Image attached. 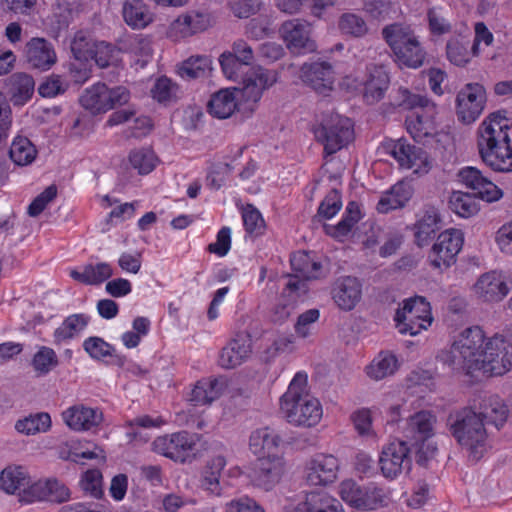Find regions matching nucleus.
I'll use <instances>...</instances> for the list:
<instances>
[{"instance_id": "obj_26", "label": "nucleus", "mask_w": 512, "mask_h": 512, "mask_svg": "<svg viewBox=\"0 0 512 512\" xmlns=\"http://www.w3.org/2000/svg\"><path fill=\"white\" fill-rule=\"evenodd\" d=\"M284 473V462L278 454L261 456L254 469L253 479L256 485L265 490L277 484Z\"/></svg>"}, {"instance_id": "obj_52", "label": "nucleus", "mask_w": 512, "mask_h": 512, "mask_svg": "<svg viewBox=\"0 0 512 512\" xmlns=\"http://www.w3.org/2000/svg\"><path fill=\"white\" fill-rule=\"evenodd\" d=\"M101 203L102 206L111 208L110 212L108 213L109 220L111 223H121L130 221L134 217L136 209L138 207L137 201L131 203L118 204L117 200L112 199L107 195L102 197Z\"/></svg>"}, {"instance_id": "obj_11", "label": "nucleus", "mask_w": 512, "mask_h": 512, "mask_svg": "<svg viewBox=\"0 0 512 512\" xmlns=\"http://www.w3.org/2000/svg\"><path fill=\"white\" fill-rule=\"evenodd\" d=\"M341 499L350 507L371 511L383 507L387 502L384 490L374 484L361 486L353 480H345L339 486Z\"/></svg>"}, {"instance_id": "obj_10", "label": "nucleus", "mask_w": 512, "mask_h": 512, "mask_svg": "<svg viewBox=\"0 0 512 512\" xmlns=\"http://www.w3.org/2000/svg\"><path fill=\"white\" fill-rule=\"evenodd\" d=\"M388 72L383 66L367 67L363 75H347L344 77L341 86L348 91L363 90V97L369 104L380 101L389 86Z\"/></svg>"}, {"instance_id": "obj_48", "label": "nucleus", "mask_w": 512, "mask_h": 512, "mask_svg": "<svg viewBox=\"0 0 512 512\" xmlns=\"http://www.w3.org/2000/svg\"><path fill=\"white\" fill-rule=\"evenodd\" d=\"M226 466V459L222 455L212 457L204 467L202 472L201 486L211 493L220 492V477Z\"/></svg>"}, {"instance_id": "obj_46", "label": "nucleus", "mask_w": 512, "mask_h": 512, "mask_svg": "<svg viewBox=\"0 0 512 512\" xmlns=\"http://www.w3.org/2000/svg\"><path fill=\"white\" fill-rule=\"evenodd\" d=\"M158 162L157 155L149 147L135 148L128 154L130 167L137 171L139 175L150 174L156 168Z\"/></svg>"}, {"instance_id": "obj_63", "label": "nucleus", "mask_w": 512, "mask_h": 512, "mask_svg": "<svg viewBox=\"0 0 512 512\" xmlns=\"http://www.w3.org/2000/svg\"><path fill=\"white\" fill-rule=\"evenodd\" d=\"M320 311L318 309H309L297 318L294 330L297 336L307 338L312 334L314 324L319 320Z\"/></svg>"}, {"instance_id": "obj_40", "label": "nucleus", "mask_w": 512, "mask_h": 512, "mask_svg": "<svg viewBox=\"0 0 512 512\" xmlns=\"http://www.w3.org/2000/svg\"><path fill=\"white\" fill-rule=\"evenodd\" d=\"M37 155L38 150L29 138L21 135L13 138L9 149V157L15 165L21 167L31 165Z\"/></svg>"}, {"instance_id": "obj_50", "label": "nucleus", "mask_w": 512, "mask_h": 512, "mask_svg": "<svg viewBox=\"0 0 512 512\" xmlns=\"http://www.w3.org/2000/svg\"><path fill=\"white\" fill-rule=\"evenodd\" d=\"M212 59L206 55L191 56L182 62L179 74L182 78L194 79L205 77L212 71Z\"/></svg>"}, {"instance_id": "obj_18", "label": "nucleus", "mask_w": 512, "mask_h": 512, "mask_svg": "<svg viewBox=\"0 0 512 512\" xmlns=\"http://www.w3.org/2000/svg\"><path fill=\"white\" fill-rule=\"evenodd\" d=\"M486 92L478 83L466 84L457 95L456 113L458 119L466 124L474 122L484 110Z\"/></svg>"}, {"instance_id": "obj_61", "label": "nucleus", "mask_w": 512, "mask_h": 512, "mask_svg": "<svg viewBox=\"0 0 512 512\" xmlns=\"http://www.w3.org/2000/svg\"><path fill=\"white\" fill-rule=\"evenodd\" d=\"M351 420L354 428L361 436H375L373 429V415L370 408H360L352 413Z\"/></svg>"}, {"instance_id": "obj_39", "label": "nucleus", "mask_w": 512, "mask_h": 512, "mask_svg": "<svg viewBox=\"0 0 512 512\" xmlns=\"http://www.w3.org/2000/svg\"><path fill=\"white\" fill-rule=\"evenodd\" d=\"M412 186L407 182L396 183L390 191L384 193L377 204L379 213H388L404 206L412 197Z\"/></svg>"}, {"instance_id": "obj_34", "label": "nucleus", "mask_w": 512, "mask_h": 512, "mask_svg": "<svg viewBox=\"0 0 512 512\" xmlns=\"http://www.w3.org/2000/svg\"><path fill=\"white\" fill-rule=\"evenodd\" d=\"M129 124L131 134L135 137H141L147 135L152 130L151 119L145 115H137L133 109H121L113 112L106 125L109 127Z\"/></svg>"}, {"instance_id": "obj_47", "label": "nucleus", "mask_w": 512, "mask_h": 512, "mask_svg": "<svg viewBox=\"0 0 512 512\" xmlns=\"http://www.w3.org/2000/svg\"><path fill=\"white\" fill-rule=\"evenodd\" d=\"M34 80L25 73H16L10 78L11 101L14 105H24L34 93Z\"/></svg>"}, {"instance_id": "obj_42", "label": "nucleus", "mask_w": 512, "mask_h": 512, "mask_svg": "<svg viewBox=\"0 0 512 512\" xmlns=\"http://www.w3.org/2000/svg\"><path fill=\"white\" fill-rule=\"evenodd\" d=\"M89 320V316L83 313L72 314L66 317L54 331L53 336L55 343L60 344L83 332Z\"/></svg>"}, {"instance_id": "obj_16", "label": "nucleus", "mask_w": 512, "mask_h": 512, "mask_svg": "<svg viewBox=\"0 0 512 512\" xmlns=\"http://www.w3.org/2000/svg\"><path fill=\"white\" fill-rule=\"evenodd\" d=\"M463 242V233L457 228L451 227L439 233L429 256L432 265L439 269L450 267L455 263Z\"/></svg>"}, {"instance_id": "obj_35", "label": "nucleus", "mask_w": 512, "mask_h": 512, "mask_svg": "<svg viewBox=\"0 0 512 512\" xmlns=\"http://www.w3.org/2000/svg\"><path fill=\"white\" fill-rule=\"evenodd\" d=\"M121 53L129 55L131 66L143 68L152 58L151 41L142 36H131L120 41Z\"/></svg>"}, {"instance_id": "obj_29", "label": "nucleus", "mask_w": 512, "mask_h": 512, "mask_svg": "<svg viewBox=\"0 0 512 512\" xmlns=\"http://www.w3.org/2000/svg\"><path fill=\"white\" fill-rule=\"evenodd\" d=\"M252 353V340L248 334H237L223 349L219 364L226 369H233L244 363Z\"/></svg>"}, {"instance_id": "obj_59", "label": "nucleus", "mask_w": 512, "mask_h": 512, "mask_svg": "<svg viewBox=\"0 0 512 512\" xmlns=\"http://www.w3.org/2000/svg\"><path fill=\"white\" fill-rule=\"evenodd\" d=\"M219 64L223 75L228 80L238 81L242 77L244 63L228 50L219 56Z\"/></svg>"}, {"instance_id": "obj_3", "label": "nucleus", "mask_w": 512, "mask_h": 512, "mask_svg": "<svg viewBox=\"0 0 512 512\" xmlns=\"http://www.w3.org/2000/svg\"><path fill=\"white\" fill-rule=\"evenodd\" d=\"M307 384V374L296 373L287 391L280 398L281 413L288 423L296 427L312 428L323 418L322 404L309 393Z\"/></svg>"}, {"instance_id": "obj_1", "label": "nucleus", "mask_w": 512, "mask_h": 512, "mask_svg": "<svg viewBox=\"0 0 512 512\" xmlns=\"http://www.w3.org/2000/svg\"><path fill=\"white\" fill-rule=\"evenodd\" d=\"M439 357L454 373L471 379L501 376L512 368V327L490 338L479 326L465 328Z\"/></svg>"}, {"instance_id": "obj_45", "label": "nucleus", "mask_w": 512, "mask_h": 512, "mask_svg": "<svg viewBox=\"0 0 512 512\" xmlns=\"http://www.w3.org/2000/svg\"><path fill=\"white\" fill-rule=\"evenodd\" d=\"M221 395V387L217 379L205 378L196 382L189 400L195 405H209Z\"/></svg>"}, {"instance_id": "obj_49", "label": "nucleus", "mask_w": 512, "mask_h": 512, "mask_svg": "<svg viewBox=\"0 0 512 512\" xmlns=\"http://www.w3.org/2000/svg\"><path fill=\"white\" fill-rule=\"evenodd\" d=\"M478 413L483 417L485 425L493 423L495 425L502 424L507 418V407L498 397H488L484 399L477 407Z\"/></svg>"}, {"instance_id": "obj_4", "label": "nucleus", "mask_w": 512, "mask_h": 512, "mask_svg": "<svg viewBox=\"0 0 512 512\" xmlns=\"http://www.w3.org/2000/svg\"><path fill=\"white\" fill-rule=\"evenodd\" d=\"M448 428L470 460L478 461L488 451V432L477 406L464 407L451 413Z\"/></svg>"}, {"instance_id": "obj_57", "label": "nucleus", "mask_w": 512, "mask_h": 512, "mask_svg": "<svg viewBox=\"0 0 512 512\" xmlns=\"http://www.w3.org/2000/svg\"><path fill=\"white\" fill-rule=\"evenodd\" d=\"M338 28L342 34L355 38L364 37L368 33L365 20L355 13H344L338 21Z\"/></svg>"}, {"instance_id": "obj_51", "label": "nucleus", "mask_w": 512, "mask_h": 512, "mask_svg": "<svg viewBox=\"0 0 512 512\" xmlns=\"http://www.w3.org/2000/svg\"><path fill=\"white\" fill-rule=\"evenodd\" d=\"M98 43L88 32L78 31L71 41V52L76 60L87 62L92 59Z\"/></svg>"}, {"instance_id": "obj_20", "label": "nucleus", "mask_w": 512, "mask_h": 512, "mask_svg": "<svg viewBox=\"0 0 512 512\" xmlns=\"http://www.w3.org/2000/svg\"><path fill=\"white\" fill-rule=\"evenodd\" d=\"M457 181L474 191L485 202H496L503 197V191L476 167L466 166L456 174Z\"/></svg>"}, {"instance_id": "obj_9", "label": "nucleus", "mask_w": 512, "mask_h": 512, "mask_svg": "<svg viewBox=\"0 0 512 512\" xmlns=\"http://www.w3.org/2000/svg\"><path fill=\"white\" fill-rule=\"evenodd\" d=\"M130 100V91L124 86L109 87L105 83H95L86 88L80 103L90 113L102 114L116 106H123Z\"/></svg>"}, {"instance_id": "obj_53", "label": "nucleus", "mask_w": 512, "mask_h": 512, "mask_svg": "<svg viewBox=\"0 0 512 512\" xmlns=\"http://www.w3.org/2000/svg\"><path fill=\"white\" fill-rule=\"evenodd\" d=\"M51 417L48 413H37L18 420L15 429L25 435L47 432L51 428Z\"/></svg>"}, {"instance_id": "obj_5", "label": "nucleus", "mask_w": 512, "mask_h": 512, "mask_svg": "<svg viewBox=\"0 0 512 512\" xmlns=\"http://www.w3.org/2000/svg\"><path fill=\"white\" fill-rule=\"evenodd\" d=\"M382 34L392 49L399 66L412 69L422 66L425 51L409 26L392 24L385 27Z\"/></svg>"}, {"instance_id": "obj_2", "label": "nucleus", "mask_w": 512, "mask_h": 512, "mask_svg": "<svg viewBox=\"0 0 512 512\" xmlns=\"http://www.w3.org/2000/svg\"><path fill=\"white\" fill-rule=\"evenodd\" d=\"M512 118L505 111L490 113L477 130V147L481 160L496 172L512 171Z\"/></svg>"}, {"instance_id": "obj_58", "label": "nucleus", "mask_w": 512, "mask_h": 512, "mask_svg": "<svg viewBox=\"0 0 512 512\" xmlns=\"http://www.w3.org/2000/svg\"><path fill=\"white\" fill-rule=\"evenodd\" d=\"M58 365V357L52 348L42 346L32 359L34 370L41 375L47 374Z\"/></svg>"}, {"instance_id": "obj_7", "label": "nucleus", "mask_w": 512, "mask_h": 512, "mask_svg": "<svg viewBox=\"0 0 512 512\" xmlns=\"http://www.w3.org/2000/svg\"><path fill=\"white\" fill-rule=\"evenodd\" d=\"M381 151L395 159L399 167L417 175L427 174L432 161L427 152L406 139H388L381 145Z\"/></svg>"}, {"instance_id": "obj_60", "label": "nucleus", "mask_w": 512, "mask_h": 512, "mask_svg": "<svg viewBox=\"0 0 512 512\" xmlns=\"http://www.w3.org/2000/svg\"><path fill=\"white\" fill-rule=\"evenodd\" d=\"M341 208V195L337 190L333 189L328 192L325 198L321 201L318 207L317 217L324 221L331 220L338 214Z\"/></svg>"}, {"instance_id": "obj_56", "label": "nucleus", "mask_w": 512, "mask_h": 512, "mask_svg": "<svg viewBox=\"0 0 512 512\" xmlns=\"http://www.w3.org/2000/svg\"><path fill=\"white\" fill-rule=\"evenodd\" d=\"M449 203L451 210L462 218H469L479 210L475 199L462 191H454L450 196Z\"/></svg>"}, {"instance_id": "obj_36", "label": "nucleus", "mask_w": 512, "mask_h": 512, "mask_svg": "<svg viewBox=\"0 0 512 512\" xmlns=\"http://www.w3.org/2000/svg\"><path fill=\"white\" fill-rule=\"evenodd\" d=\"M113 275V268L107 262L86 264L81 268L69 270V276L76 282L84 285H98Z\"/></svg>"}, {"instance_id": "obj_54", "label": "nucleus", "mask_w": 512, "mask_h": 512, "mask_svg": "<svg viewBox=\"0 0 512 512\" xmlns=\"http://www.w3.org/2000/svg\"><path fill=\"white\" fill-rule=\"evenodd\" d=\"M121 54L120 44L116 47L104 41H99L91 60H94L99 68L117 67L122 63Z\"/></svg>"}, {"instance_id": "obj_37", "label": "nucleus", "mask_w": 512, "mask_h": 512, "mask_svg": "<svg viewBox=\"0 0 512 512\" xmlns=\"http://www.w3.org/2000/svg\"><path fill=\"white\" fill-rule=\"evenodd\" d=\"M279 443L280 437L269 427L257 428L249 437V448L259 457L278 454Z\"/></svg>"}, {"instance_id": "obj_21", "label": "nucleus", "mask_w": 512, "mask_h": 512, "mask_svg": "<svg viewBox=\"0 0 512 512\" xmlns=\"http://www.w3.org/2000/svg\"><path fill=\"white\" fill-rule=\"evenodd\" d=\"M472 291L481 301L494 303L508 295L509 286L506 277L501 272L489 271L477 279Z\"/></svg>"}, {"instance_id": "obj_19", "label": "nucleus", "mask_w": 512, "mask_h": 512, "mask_svg": "<svg viewBox=\"0 0 512 512\" xmlns=\"http://www.w3.org/2000/svg\"><path fill=\"white\" fill-rule=\"evenodd\" d=\"M312 27L306 21L288 20L280 28V35L289 51L293 54H306L316 50L311 38Z\"/></svg>"}, {"instance_id": "obj_25", "label": "nucleus", "mask_w": 512, "mask_h": 512, "mask_svg": "<svg viewBox=\"0 0 512 512\" xmlns=\"http://www.w3.org/2000/svg\"><path fill=\"white\" fill-rule=\"evenodd\" d=\"M436 113L434 104L427 105L422 110L412 111L406 118L408 133L418 141L434 136L437 132Z\"/></svg>"}, {"instance_id": "obj_13", "label": "nucleus", "mask_w": 512, "mask_h": 512, "mask_svg": "<svg viewBox=\"0 0 512 512\" xmlns=\"http://www.w3.org/2000/svg\"><path fill=\"white\" fill-rule=\"evenodd\" d=\"M199 437L196 434L177 432L154 440L153 450L175 462L185 463L195 458Z\"/></svg>"}, {"instance_id": "obj_30", "label": "nucleus", "mask_w": 512, "mask_h": 512, "mask_svg": "<svg viewBox=\"0 0 512 512\" xmlns=\"http://www.w3.org/2000/svg\"><path fill=\"white\" fill-rule=\"evenodd\" d=\"M34 482L27 469L21 465H9L0 473V489L7 494H18L19 501L24 504L22 496Z\"/></svg>"}, {"instance_id": "obj_32", "label": "nucleus", "mask_w": 512, "mask_h": 512, "mask_svg": "<svg viewBox=\"0 0 512 512\" xmlns=\"http://www.w3.org/2000/svg\"><path fill=\"white\" fill-rule=\"evenodd\" d=\"M239 88H224L211 95L208 112L215 118L227 119L238 108Z\"/></svg>"}, {"instance_id": "obj_38", "label": "nucleus", "mask_w": 512, "mask_h": 512, "mask_svg": "<svg viewBox=\"0 0 512 512\" xmlns=\"http://www.w3.org/2000/svg\"><path fill=\"white\" fill-rule=\"evenodd\" d=\"M398 369L397 357L390 352L382 351L365 367V374L373 381H381L394 375Z\"/></svg>"}, {"instance_id": "obj_62", "label": "nucleus", "mask_w": 512, "mask_h": 512, "mask_svg": "<svg viewBox=\"0 0 512 512\" xmlns=\"http://www.w3.org/2000/svg\"><path fill=\"white\" fill-rule=\"evenodd\" d=\"M263 341L266 342V348L264 350V359L271 360L279 352L285 351L291 345V340L288 336L278 334V333H269L265 335Z\"/></svg>"}, {"instance_id": "obj_31", "label": "nucleus", "mask_w": 512, "mask_h": 512, "mask_svg": "<svg viewBox=\"0 0 512 512\" xmlns=\"http://www.w3.org/2000/svg\"><path fill=\"white\" fill-rule=\"evenodd\" d=\"M29 64L43 71L49 70L56 63V53L51 43L44 38L30 39L25 47Z\"/></svg>"}, {"instance_id": "obj_55", "label": "nucleus", "mask_w": 512, "mask_h": 512, "mask_svg": "<svg viewBox=\"0 0 512 512\" xmlns=\"http://www.w3.org/2000/svg\"><path fill=\"white\" fill-rule=\"evenodd\" d=\"M181 14L192 36L205 32L216 24V18L209 12L192 10Z\"/></svg>"}, {"instance_id": "obj_24", "label": "nucleus", "mask_w": 512, "mask_h": 512, "mask_svg": "<svg viewBox=\"0 0 512 512\" xmlns=\"http://www.w3.org/2000/svg\"><path fill=\"white\" fill-rule=\"evenodd\" d=\"M68 488L54 479L38 480L33 483L30 490L24 492L22 499L25 504L48 500L51 502H64L69 499Z\"/></svg>"}, {"instance_id": "obj_22", "label": "nucleus", "mask_w": 512, "mask_h": 512, "mask_svg": "<svg viewBox=\"0 0 512 512\" xmlns=\"http://www.w3.org/2000/svg\"><path fill=\"white\" fill-rule=\"evenodd\" d=\"M62 419L71 430L84 432L97 429L103 422L104 415L99 408L77 404L64 410Z\"/></svg>"}, {"instance_id": "obj_28", "label": "nucleus", "mask_w": 512, "mask_h": 512, "mask_svg": "<svg viewBox=\"0 0 512 512\" xmlns=\"http://www.w3.org/2000/svg\"><path fill=\"white\" fill-rule=\"evenodd\" d=\"M307 287L297 277H290L286 287L272 309L271 317L274 322L287 320L296 307L300 293H306Z\"/></svg>"}, {"instance_id": "obj_44", "label": "nucleus", "mask_w": 512, "mask_h": 512, "mask_svg": "<svg viewBox=\"0 0 512 512\" xmlns=\"http://www.w3.org/2000/svg\"><path fill=\"white\" fill-rule=\"evenodd\" d=\"M341 503L324 492L310 493L303 503L297 507V512H336Z\"/></svg>"}, {"instance_id": "obj_43", "label": "nucleus", "mask_w": 512, "mask_h": 512, "mask_svg": "<svg viewBox=\"0 0 512 512\" xmlns=\"http://www.w3.org/2000/svg\"><path fill=\"white\" fill-rule=\"evenodd\" d=\"M446 56L449 62L455 66L464 67L472 58L478 56L473 47L469 49V41L464 37H452L446 45Z\"/></svg>"}, {"instance_id": "obj_17", "label": "nucleus", "mask_w": 512, "mask_h": 512, "mask_svg": "<svg viewBox=\"0 0 512 512\" xmlns=\"http://www.w3.org/2000/svg\"><path fill=\"white\" fill-rule=\"evenodd\" d=\"M280 78L277 70L262 66L253 67L242 77L241 95L253 104L260 101L264 92L272 88Z\"/></svg>"}, {"instance_id": "obj_64", "label": "nucleus", "mask_w": 512, "mask_h": 512, "mask_svg": "<svg viewBox=\"0 0 512 512\" xmlns=\"http://www.w3.org/2000/svg\"><path fill=\"white\" fill-rule=\"evenodd\" d=\"M83 348L93 359H103L113 354L112 346L100 337H89L83 342Z\"/></svg>"}, {"instance_id": "obj_41", "label": "nucleus", "mask_w": 512, "mask_h": 512, "mask_svg": "<svg viewBox=\"0 0 512 512\" xmlns=\"http://www.w3.org/2000/svg\"><path fill=\"white\" fill-rule=\"evenodd\" d=\"M290 262L296 273L294 277H297L305 285V280L316 279L321 273V264L305 251L294 253Z\"/></svg>"}, {"instance_id": "obj_14", "label": "nucleus", "mask_w": 512, "mask_h": 512, "mask_svg": "<svg viewBox=\"0 0 512 512\" xmlns=\"http://www.w3.org/2000/svg\"><path fill=\"white\" fill-rule=\"evenodd\" d=\"M339 461L330 454H316L308 459L303 468V479L308 486L326 487L338 478Z\"/></svg>"}, {"instance_id": "obj_27", "label": "nucleus", "mask_w": 512, "mask_h": 512, "mask_svg": "<svg viewBox=\"0 0 512 512\" xmlns=\"http://www.w3.org/2000/svg\"><path fill=\"white\" fill-rule=\"evenodd\" d=\"M301 80L315 92L326 95L333 89L334 73L326 63L305 64L300 70Z\"/></svg>"}, {"instance_id": "obj_33", "label": "nucleus", "mask_w": 512, "mask_h": 512, "mask_svg": "<svg viewBox=\"0 0 512 512\" xmlns=\"http://www.w3.org/2000/svg\"><path fill=\"white\" fill-rule=\"evenodd\" d=\"M122 16L132 29L141 30L153 23L155 14L143 0H124Z\"/></svg>"}, {"instance_id": "obj_8", "label": "nucleus", "mask_w": 512, "mask_h": 512, "mask_svg": "<svg viewBox=\"0 0 512 512\" xmlns=\"http://www.w3.org/2000/svg\"><path fill=\"white\" fill-rule=\"evenodd\" d=\"M394 320L399 333L416 336L432 325L430 303L423 297L405 300L403 306L397 310Z\"/></svg>"}, {"instance_id": "obj_12", "label": "nucleus", "mask_w": 512, "mask_h": 512, "mask_svg": "<svg viewBox=\"0 0 512 512\" xmlns=\"http://www.w3.org/2000/svg\"><path fill=\"white\" fill-rule=\"evenodd\" d=\"M381 474L386 479H396L408 472L412 465V457L408 443L394 439L383 445L378 458Z\"/></svg>"}, {"instance_id": "obj_23", "label": "nucleus", "mask_w": 512, "mask_h": 512, "mask_svg": "<svg viewBox=\"0 0 512 512\" xmlns=\"http://www.w3.org/2000/svg\"><path fill=\"white\" fill-rule=\"evenodd\" d=\"M331 297L339 309L351 311L362 298V285L355 277H340L332 285Z\"/></svg>"}, {"instance_id": "obj_6", "label": "nucleus", "mask_w": 512, "mask_h": 512, "mask_svg": "<svg viewBox=\"0 0 512 512\" xmlns=\"http://www.w3.org/2000/svg\"><path fill=\"white\" fill-rule=\"evenodd\" d=\"M436 416L429 411H419L409 416L402 428L405 441L416 448L424 458L436 452V446L430 441L435 435Z\"/></svg>"}, {"instance_id": "obj_15", "label": "nucleus", "mask_w": 512, "mask_h": 512, "mask_svg": "<svg viewBox=\"0 0 512 512\" xmlns=\"http://www.w3.org/2000/svg\"><path fill=\"white\" fill-rule=\"evenodd\" d=\"M353 124L349 118L335 116L316 131L326 153L333 154L353 140Z\"/></svg>"}]
</instances>
